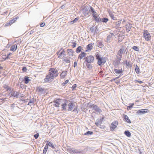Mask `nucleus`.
I'll use <instances>...</instances> for the list:
<instances>
[{"instance_id":"obj_14","label":"nucleus","mask_w":154,"mask_h":154,"mask_svg":"<svg viewBox=\"0 0 154 154\" xmlns=\"http://www.w3.org/2000/svg\"><path fill=\"white\" fill-rule=\"evenodd\" d=\"M82 11L85 16L88 15L89 14V9L85 6L84 8Z\"/></svg>"},{"instance_id":"obj_4","label":"nucleus","mask_w":154,"mask_h":154,"mask_svg":"<svg viewBox=\"0 0 154 154\" xmlns=\"http://www.w3.org/2000/svg\"><path fill=\"white\" fill-rule=\"evenodd\" d=\"M63 100L60 98H55L54 99L53 103L54 104L53 106L56 107H59L60 104L62 103Z\"/></svg>"},{"instance_id":"obj_57","label":"nucleus","mask_w":154,"mask_h":154,"mask_svg":"<svg viewBox=\"0 0 154 154\" xmlns=\"http://www.w3.org/2000/svg\"><path fill=\"white\" fill-rule=\"evenodd\" d=\"M22 70L23 72H26V71L27 68L25 67H23L22 68Z\"/></svg>"},{"instance_id":"obj_64","label":"nucleus","mask_w":154,"mask_h":154,"mask_svg":"<svg viewBox=\"0 0 154 154\" xmlns=\"http://www.w3.org/2000/svg\"><path fill=\"white\" fill-rule=\"evenodd\" d=\"M135 82H137L138 83H139L141 84H142V83H143V82L141 81H139V80H135Z\"/></svg>"},{"instance_id":"obj_18","label":"nucleus","mask_w":154,"mask_h":154,"mask_svg":"<svg viewBox=\"0 0 154 154\" xmlns=\"http://www.w3.org/2000/svg\"><path fill=\"white\" fill-rule=\"evenodd\" d=\"M86 54L84 52H82L79 55L78 58L80 60L82 59L84 57H85Z\"/></svg>"},{"instance_id":"obj_7","label":"nucleus","mask_w":154,"mask_h":154,"mask_svg":"<svg viewBox=\"0 0 154 154\" xmlns=\"http://www.w3.org/2000/svg\"><path fill=\"white\" fill-rule=\"evenodd\" d=\"M92 16L94 18V20H95V22H97L99 23L100 22L101 18H100L99 15L97 14V13L94 14H92Z\"/></svg>"},{"instance_id":"obj_31","label":"nucleus","mask_w":154,"mask_h":154,"mask_svg":"<svg viewBox=\"0 0 154 154\" xmlns=\"http://www.w3.org/2000/svg\"><path fill=\"white\" fill-rule=\"evenodd\" d=\"M101 121L98 119L96 120V122H95V124L97 126H99L100 124L102 123Z\"/></svg>"},{"instance_id":"obj_59","label":"nucleus","mask_w":154,"mask_h":154,"mask_svg":"<svg viewBox=\"0 0 154 154\" xmlns=\"http://www.w3.org/2000/svg\"><path fill=\"white\" fill-rule=\"evenodd\" d=\"M76 43L75 42H74L72 43V46L73 48H74L76 47Z\"/></svg>"},{"instance_id":"obj_17","label":"nucleus","mask_w":154,"mask_h":154,"mask_svg":"<svg viewBox=\"0 0 154 154\" xmlns=\"http://www.w3.org/2000/svg\"><path fill=\"white\" fill-rule=\"evenodd\" d=\"M132 27V26L131 25V24H130V23H128V24H126V31L127 32H129L130 31Z\"/></svg>"},{"instance_id":"obj_60","label":"nucleus","mask_w":154,"mask_h":154,"mask_svg":"<svg viewBox=\"0 0 154 154\" xmlns=\"http://www.w3.org/2000/svg\"><path fill=\"white\" fill-rule=\"evenodd\" d=\"M57 146H58L55 144H54V146H53L51 148L54 149H56V148Z\"/></svg>"},{"instance_id":"obj_54","label":"nucleus","mask_w":154,"mask_h":154,"mask_svg":"<svg viewBox=\"0 0 154 154\" xmlns=\"http://www.w3.org/2000/svg\"><path fill=\"white\" fill-rule=\"evenodd\" d=\"M48 146H49L48 143V141H47V143L46 144V145L45 146L44 148H45V149H48Z\"/></svg>"},{"instance_id":"obj_47","label":"nucleus","mask_w":154,"mask_h":154,"mask_svg":"<svg viewBox=\"0 0 154 154\" xmlns=\"http://www.w3.org/2000/svg\"><path fill=\"white\" fill-rule=\"evenodd\" d=\"M71 152H73L74 154H75L76 153H80V152H79L77 150H72Z\"/></svg>"},{"instance_id":"obj_11","label":"nucleus","mask_w":154,"mask_h":154,"mask_svg":"<svg viewBox=\"0 0 154 154\" xmlns=\"http://www.w3.org/2000/svg\"><path fill=\"white\" fill-rule=\"evenodd\" d=\"M149 110L148 109H143L138 110L136 112L137 114H144L149 112Z\"/></svg>"},{"instance_id":"obj_3","label":"nucleus","mask_w":154,"mask_h":154,"mask_svg":"<svg viewBox=\"0 0 154 154\" xmlns=\"http://www.w3.org/2000/svg\"><path fill=\"white\" fill-rule=\"evenodd\" d=\"M143 35L145 40L146 41H149L151 39V36L150 35V33L148 32L147 30H144Z\"/></svg>"},{"instance_id":"obj_63","label":"nucleus","mask_w":154,"mask_h":154,"mask_svg":"<svg viewBox=\"0 0 154 154\" xmlns=\"http://www.w3.org/2000/svg\"><path fill=\"white\" fill-rule=\"evenodd\" d=\"M45 24V23L43 22L41 23L40 24V26L41 27H42L44 26Z\"/></svg>"},{"instance_id":"obj_22","label":"nucleus","mask_w":154,"mask_h":154,"mask_svg":"<svg viewBox=\"0 0 154 154\" xmlns=\"http://www.w3.org/2000/svg\"><path fill=\"white\" fill-rule=\"evenodd\" d=\"M17 49V45L16 44H14L12 45L10 48V50L11 51L14 52L16 51Z\"/></svg>"},{"instance_id":"obj_34","label":"nucleus","mask_w":154,"mask_h":154,"mask_svg":"<svg viewBox=\"0 0 154 154\" xmlns=\"http://www.w3.org/2000/svg\"><path fill=\"white\" fill-rule=\"evenodd\" d=\"M135 70L137 73L139 74L140 73V69L137 65H136V67L135 68Z\"/></svg>"},{"instance_id":"obj_44","label":"nucleus","mask_w":154,"mask_h":154,"mask_svg":"<svg viewBox=\"0 0 154 154\" xmlns=\"http://www.w3.org/2000/svg\"><path fill=\"white\" fill-rule=\"evenodd\" d=\"M122 75L120 74V75H119L118 77H116L115 78L113 79H112L110 80V82H112L114 81L116 79H117L119 78Z\"/></svg>"},{"instance_id":"obj_20","label":"nucleus","mask_w":154,"mask_h":154,"mask_svg":"<svg viewBox=\"0 0 154 154\" xmlns=\"http://www.w3.org/2000/svg\"><path fill=\"white\" fill-rule=\"evenodd\" d=\"M90 8H88L89 11L92 14H96L97 12L95 11L94 9L91 6H89Z\"/></svg>"},{"instance_id":"obj_62","label":"nucleus","mask_w":154,"mask_h":154,"mask_svg":"<svg viewBox=\"0 0 154 154\" xmlns=\"http://www.w3.org/2000/svg\"><path fill=\"white\" fill-rule=\"evenodd\" d=\"M94 29L93 27H91L90 28V30L92 32H93L94 31Z\"/></svg>"},{"instance_id":"obj_40","label":"nucleus","mask_w":154,"mask_h":154,"mask_svg":"<svg viewBox=\"0 0 154 154\" xmlns=\"http://www.w3.org/2000/svg\"><path fill=\"white\" fill-rule=\"evenodd\" d=\"M111 38V36L109 35L107 36L106 38V42L107 43H109L110 42V38Z\"/></svg>"},{"instance_id":"obj_46","label":"nucleus","mask_w":154,"mask_h":154,"mask_svg":"<svg viewBox=\"0 0 154 154\" xmlns=\"http://www.w3.org/2000/svg\"><path fill=\"white\" fill-rule=\"evenodd\" d=\"M48 142L49 146L51 148H52V147L54 145V144L53 143L50 141H48Z\"/></svg>"},{"instance_id":"obj_24","label":"nucleus","mask_w":154,"mask_h":154,"mask_svg":"<svg viewBox=\"0 0 154 154\" xmlns=\"http://www.w3.org/2000/svg\"><path fill=\"white\" fill-rule=\"evenodd\" d=\"M115 73L116 74H121L122 72V69H115L114 70Z\"/></svg>"},{"instance_id":"obj_25","label":"nucleus","mask_w":154,"mask_h":154,"mask_svg":"<svg viewBox=\"0 0 154 154\" xmlns=\"http://www.w3.org/2000/svg\"><path fill=\"white\" fill-rule=\"evenodd\" d=\"M30 81L29 78L26 76H25L23 79V81L26 84H28L29 82Z\"/></svg>"},{"instance_id":"obj_23","label":"nucleus","mask_w":154,"mask_h":154,"mask_svg":"<svg viewBox=\"0 0 154 154\" xmlns=\"http://www.w3.org/2000/svg\"><path fill=\"white\" fill-rule=\"evenodd\" d=\"M113 24V27L116 29H119L120 28V25L117 22H114Z\"/></svg>"},{"instance_id":"obj_58","label":"nucleus","mask_w":154,"mask_h":154,"mask_svg":"<svg viewBox=\"0 0 154 154\" xmlns=\"http://www.w3.org/2000/svg\"><path fill=\"white\" fill-rule=\"evenodd\" d=\"M122 56L120 57V56H116V57L117 59H118V60H119L120 61L121 60V58Z\"/></svg>"},{"instance_id":"obj_2","label":"nucleus","mask_w":154,"mask_h":154,"mask_svg":"<svg viewBox=\"0 0 154 154\" xmlns=\"http://www.w3.org/2000/svg\"><path fill=\"white\" fill-rule=\"evenodd\" d=\"M49 75L54 78L58 75V71L54 68H51L49 70Z\"/></svg>"},{"instance_id":"obj_29","label":"nucleus","mask_w":154,"mask_h":154,"mask_svg":"<svg viewBox=\"0 0 154 154\" xmlns=\"http://www.w3.org/2000/svg\"><path fill=\"white\" fill-rule=\"evenodd\" d=\"M124 134L128 137H130L131 136V134L128 130L125 131L124 132Z\"/></svg>"},{"instance_id":"obj_36","label":"nucleus","mask_w":154,"mask_h":154,"mask_svg":"<svg viewBox=\"0 0 154 154\" xmlns=\"http://www.w3.org/2000/svg\"><path fill=\"white\" fill-rule=\"evenodd\" d=\"M125 65L126 66H128V68L131 67H132L131 62L130 60H129L128 63Z\"/></svg>"},{"instance_id":"obj_1","label":"nucleus","mask_w":154,"mask_h":154,"mask_svg":"<svg viewBox=\"0 0 154 154\" xmlns=\"http://www.w3.org/2000/svg\"><path fill=\"white\" fill-rule=\"evenodd\" d=\"M96 59L97 60V64L99 66L103 65L106 62L105 57H102L99 52H96L95 55Z\"/></svg>"},{"instance_id":"obj_10","label":"nucleus","mask_w":154,"mask_h":154,"mask_svg":"<svg viewBox=\"0 0 154 154\" xmlns=\"http://www.w3.org/2000/svg\"><path fill=\"white\" fill-rule=\"evenodd\" d=\"M127 50V48H126L124 50V49L121 48L117 53V54L120 57L122 56V54L123 53H125V51Z\"/></svg>"},{"instance_id":"obj_53","label":"nucleus","mask_w":154,"mask_h":154,"mask_svg":"<svg viewBox=\"0 0 154 154\" xmlns=\"http://www.w3.org/2000/svg\"><path fill=\"white\" fill-rule=\"evenodd\" d=\"M7 90V91H11V89L10 88V87L8 86H7L5 88Z\"/></svg>"},{"instance_id":"obj_49","label":"nucleus","mask_w":154,"mask_h":154,"mask_svg":"<svg viewBox=\"0 0 154 154\" xmlns=\"http://www.w3.org/2000/svg\"><path fill=\"white\" fill-rule=\"evenodd\" d=\"M72 111L74 112L78 113L79 111L78 110V107L77 106H76L75 107L74 109Z\"/></svg>"},{"instance_id":"obj_32","label":"nucleus","mask_w":154,"mask_h":154,"mask_svg":"<svg viewBox=\"0 0 154 154\" xmlns=\"http://www.w3.org/2000/svg\"><path fill=\"white\" fill-rule=\"evenodd\" d=\"M91 63H87L86 64V66H87V68L89 69H92L93 67Z\"/></svg>"},{"instance_id":"obj_28","label":"nucleus","mask_w":154,"mask_h":154,"mask_svg":"<svg viewBox=\"0 0 154 154\" xmlns=\"http://www.w3.org/2000/svg\"><path fill=\"white\" fill-rule=\"evenodd\" d=\"M67 72V71H63L60 75V76L62 78H64Z\"/></svg>"},{"instance_id":"obj_33","label":"nucleus","mask_w":154,"mask_h":154,"mask_svg":"<svg viewBox=\"0 0 154 154\" xmlns=\"http://www.w3.org/2000/svg\"><path fill=\"white\" fill-rule=\"evenodd\" d=\"M65 51L64 50H63L62 51L60 52V54L59 55V56L58 57L59 58H61V56L62 55H63V57H65L66 56V54H65Z\"/></svg>"},{"instance_id":"obj_50","label":"nucleus","mask_w":154,"mask_h":154,"mask_svg":"<svg viewBox=\"0 0 154 154\" xmlns=\"http://www.w3.org/2000/svg\"><path fill=\"white\" fill-rule=\"evenodd\" d=\"M34 99H30V100H29V102L28 103V105H31L30 104H29V103H33L34 102Z\"/></svg>"},{"instance_id":"obj_26","label":"nucleus","mask_w":154,"mask_h":154,"mask_svg":"<svg viewBox=\"0 0 154 154\" xmlns=\"http://www.w3.org/2000/svg\"><path fill=\"white\" fill-rule=\"evenodd\" d=\"M18 18H19V17L18 16H17V17H16L15 18H14L13 19H12L11 20H10L9 21V23H10V24H11V25L13 23L15 22L18 19Z\"/></svg>"},{"instance_id":"obj_15","label":"nucleus","mask_w":154,"mask_h":154,"mask_svg":"<svg viewBox=\"0 0 154 154\" xmlns=\"http://www.w3.org/2000/svg\"><path fill=\"white\" fill-rule=\"evenodd\" d=\"M54 78L51 75L49 74L46 75V78L44 80L45 82H47L49 81H51V79Z\"/></svg>"},{"instance_id":"obj_16","label":"nucleus","mask_w":154,"mask_h":154,"mask_svg":"<svg viewBox=\"0 0 154 154\" xmlns=\"http://www.w3.org/2000/svg\"><path fill=\"white\" fill-rule=\"evenodd\" d=\"M118 124V122L117 121H115L113 122L111 124L112 126L111 128L113 129H115L116 127L117 126Z\"/></svg>"},{"instance_id":"obj_12","label":"nucleus","mask_w":154,"mask_h":154,"mask_svg":"<svg viewBox=\"0 0 154 154\" xmlns=\"http://www.w3.org/2000/svg\"><path fill=\"white\" fill-rule=\"evenodd\" d=\"M19 95H23V94L20 93L19 92L15 91V92H14V93L11 94L10 97L14 98L16 97L17 98L19 96Z\"/></svg>"},{"instance_id":"obj_55","label":"nucleus","mask_w":154,"mask_h":154,"mask_svg":"<svg viewBox=\"0 0 154 154\" xmlns=\"http://www.w3.org/2000/svg\"><path fill=\"white\" fill-rule=\"evenodd\" d=\"M9 23V21H8L7 23H6V24H5V26H10V25H11V24H10V23Z\"/></svg>"},{"instance_id":"obj_19","label":"nucleus","mask_w":154,"mask_h":154,"mask_svg":"<svg viewBox=\"0 0 154 154\" xmlns=\"http://www.w3.org/2000/svg\"><path fill=\"white\" fill-rule=\"evenodd\" d=\"M123 118L125 121L129 123H131V120L127 115L124 114L123 115Z\"/></svg>"},{"instance_id":"obj_27","label":"nucleus","mask_w":154,"mask_h":154,"mask_svg":"<svg viewBox=\"0 0 154 154\" xmlns=\"http://www.w3.org/2000/svg\"><path fill=\"white\" fill-rule=\"evenodd\" d=\"M120 62L118 60H116L113 63L115 67L117 68V66L119 65Z\"/></svg>"},{"instance_id":"obj_56","label":"nucleus","mask_w":154,"mask_h":154,"mask_svg":"<svg viewBox=\"0 0 154 154\" xmlns=\"http://www.w3.org/2000/svg\"><path fill=\"white\" fill-rule=\"evenodd\" d=\"M48 150L47 149H45V148L44 149L43 152L42 154H46V153Z\"/></svg>"},{"instance_id":"obj_21","label":"nucleus","mask_w":154,"mask_h":154,"mask_svg":"<svg viewBox=\"0 0 154 154\" xmlns=\"http://www.w3.org/2000/svg\"><path fill=\"white\" fill-rule=\"evenodd\" d=\"M92 44H89L87 46V49L85 50V52H88L89 50L91 51L93 48Z\"/></svg>"},{"instance_id":"obj_9","label":"nucleus","mask_w":154,"mask_h":154,"mask_svg":"<svg viewBox=\"0 0 154 154\" xmlns=\"http://www.w3.org/2000/svg\"><path fill=\"white\" fill-rule=\"evenodd\" d=\"M67 100H65L63 101V103H62L61 106V108L62 109V110L64 111L67 110L66 107L67 105Z\"/></svg>"},{"instance_id":"obj_8","label":"nucleus","mask_w":154,"mask_h":154,"mask_svg":"<svg viewBox=\"0 0 154 154\" xmlns=\"http://www.w3.org/2000/svg\"><path fill=\"white\" fill-rule=\"evenodd\" d=\"M67 106H68V107L67 108V110L70 111L72 109L73 107L75 106L74 105L73 103L70 102L68 104L67 103Z\"/></svg>"},{"instance_id":"obj_51","label":"nucleus","mask_w":154,"mask_h":154,"mask_svg":"<svg viewBox=\"0 0 154 154\" xmlns=\"http://www.w3.org/2000/svg\"><path fill=\"white\" fill-rule=\"evenodd\" d=\"M77 87V85L76 84H74L73 85L72 87V90H73Z\"/></svg>"},{"instance_id":"obj_43","label":"nucleus","mask_w":154,"mask_h":154,"mask_svg":"<svg viewBox=\"0 0 154 154\" xmlns=\"http://www.w3.org/2000/svg\"><path fill=\"white\" fill-rule=\"evenodd\" d=\"M69 82V80H66L61 84V86L63 87L65 86Z\"/></svg>"},{"instance_id":"obj_52","label":"nucleus","mask_w":154,"mask_h":154,"mask_svg":"<svg viewBox=\"0 0 154 154\" xmlns=\"http://www.w3.org/2000/svg\"><path fill=\"white\" fill-rule=\"evenodd\" d=\"M39 134L38 133H36L34 135V137L35 139H37L38 137Z\"/></svg>"},{"instance_id":"obj_13","label":"nucleus","mask_w":154,"mask_h":154,"mask_svg":"<svg viewBox=\"0 0 154 154\" xmlns=\"http://www.w3.org/2000/svg\"><path fill=\"white\" fill-rule=\"evenodd\" d=\"M36 91L40 92L42 94H44L45 92L44 88H41L40 86H37L36 88Z\"/></svg>"},{"instance_id":"obj_6","label":"nucleus","mask_w":154,"mask_h":154,"mask_svg":"<svg viewBox=\"0 0 154 154\" xmlns=\"http://www.w3.org/2000/svg\"><path fill=\"white\" fill-rule=\"evenodd\" d=\"M92 106L93 107V110H95L96 112L100 113L102 112V110L97 105L93 104L92 105V106L89 107L90 108L92 109Z\"/></svg>"},{"instance_id":"obj_30","label":"nucleus","mask_w":154,"mask_h":154,"mask_svg":"<svg viewBox=\"0 0 154 154\" xmlns=\"http://www.w3.org/2000/svg\"><path fill=\"white\" fill-rule=\"evenodd\" d=\"M100 22L101 21L104 23H106L109 20V19L106 17L101 18Z\"/></svg>"},{"instance_id":"obj_48","label":"nucleus","mask_w":154,"mask_h":154,"mask_svg":"<svg viewBox=\"0 0 154 154\" xmlns=\"http://www.w3.org/2000/svg\"><path fill=\"white\" fill-rule=\"evenodd\" d=\"M79 19L78 17H76L73 20L71 21L70 23H71V24L74 23H75L76 21L78 20Z\"/></svg>"},{"instance_id":"obj_39","label":"nucleus","mask_w":154,"mask_h":154,"mask_svg":"<svg viewBox=\"0 0 154 154\" xmlns=\"http://www.w3.org/2000/svg\"><path fill=\"white\" fill-rule=\"evenodd\" d=\"M97 46L101 48L103 46V45L101 42H99L97 43Z\"/></svg>"},{"instance_id":"obj_5","label":"nucleus","mask_w":154,"mask_h":154,"mask_svg":"<svg viewBox=\"0 0 154 154\" xmlns=\"http://www.w3.org/2000/svg\"><path fill=\"white\" fill-rule=\"evenodd\" d=\"M85 61L86 63H93L94 61V57L92 55H89L87 57H84Z\"/></svg>"},{"instance_id":"obj_38","label":"nucleus","mask_w":154,"mask_h":154,"mask_svg":"<svg viewBox=\"0 0 154 154\" xmlns=\"http://www.w3.org/2000/svg\"><path fill=\"white\" fill-rule=\"evenodd\" d=\"M129 105L127 106V109L128 110L130 109H131L133 107V106L134 105V103H130Z\"/></svg>"},{"instance_id":"obj_45","label":"nucleus","mask_w":154,"mask_h":154,"mask_svg":"<svg viewBox=\"0 0 154 154\" xmlns=\"http://www.w3.org/2000/svg\"><path fill=\"white\" fill-rule=\"evenodd\" d=\"M63 61L66 63H70V61L69 59H68L66 57L63 60Z\"/></svg>"},{"instance_id":"obj_37","label":"nucleus","mask_w":154,"mask_h":154,"mask_svg":"<svg viewBox=\"0 0 154 154\" xmlns=\"http://www.w3.org/2000/svg\"><path fill=\"white\" fill-rule=\"evenodd\" d=\"M93 132L91 131H88L86 133H85L84 134L86 135H89L92 134Z\"/></svg>"},{"instance_id":"obj_61","label":"nucleus","mask_w":154,"mask_h":154,"mask_svg":"<svg viewBox=\"0 0 154 154\" xmlns=\"http://www.w3.org/2000/svg\"><path fill=\"white\" fill-rule=\"evenodd\" d=\"M67 51H68V53L70 52H71V53H73L74 52V51L72 49H67Z\"/></svg>"},{"instance_id":"obj_41","label":"nucleus","mask_w":154,"mask_h":154,"mask_svg":"<svg viewBox=\"0 0 154 154\" xmlns=\"http://www.w3.org/2000/svg\"><path fill=\"white\" fill-rule=\"evenodd\" d=\"M110 17H111V19L113 20H116V17H115L114 15H113V14L112 13V14H110V15H109Z\"/></svg>"},{"instance_id":"obj_35","label":"nucleus","mask_w":154,"mask_h":154,"mask_svg":"<svg viewBox=\"0 0 154 154\" xmlns=\"http://www.w3.org/2000/svg\"><path fill=\"white\" fill-rule=\"evenodd\" d=\"M82 48L81 46H79L76 49V52L77 53H79L81 51Z\"/></svg>"},{"instance_id":"obj_42","label":"nucleus","mask_w":154,"mask_h":154,"mask_svg":"<svg viewBox=\"0 0 154 154\" xmlns=\"http://www.w3.org/2000/svg\"><path fill=\"white\" fill-rule=\"evenodd\" d=\"M132 48L137 51H139V49L138 47L137 46H134Z\"/></svg>"}]
</instances>
